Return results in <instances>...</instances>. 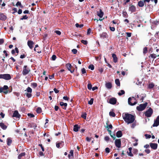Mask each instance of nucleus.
Here are the masks:
<instances>
[{
    "instance_id": "obj_1",
    "label": "nucleus",
    "mask_w": 159,
    "mask_h": 159,
    "mask_svg": "<svg viewBox=\"0 0 159 159\" xmlns=\"http://www.w3.org/2000/svg\"><path fill=\"white\" fill-rule=\"evenodd\" d=\"M122 116L123 119L128 124L133 123L135 120V116L128 113L123 114Z\"/></svg>"
},
{
    "instance_id": "obj_2",
    "label": "nucleus",
    "mask_w": 159,
    "mask_h": 159,
    "mask_svg": "<svg viewBox=\"0 0 159 159\" xmlns=\"http://www.w3.org/2000/svg\"><path fill=\"white\" fill-rule=\"evenodd\" d=\"M135 98L134 97H129L128 99V104L131 106H134L137 103Z\"/></svg>"
},
{
    "instance_id": "obj_3",
    "label": "nucleus",
    "mask_w": 159,
    "mask_h": 159,
    "mask_svg": "<svg viewBox=\"0 0 159 159\" xmlns=\"http://www.w3.org/2000/svg\"><path fill=\"white\" fill-rule=\"evenodd\" d=\"M8 89V87L7 85H4L3 87H0V93L2 92L4 93L5 94H7L8 93H10L12 91V89L11 91H9L7 89Z\"/></svg>"
},
{
    "instance_id": "obj_4",
    "label": "nucleus",
    "mask_w": 159,
    "mask_h": 159,
    "mask_svg": "<svg viewBox=\"0 0 159 159\" xmlns=\"http://www.w3.org/2000/svg\"><path fill=\"white\" fill-rule=\"evenodd\" d=\"M30 71V69L27 66L25 65L24 66L22 71V74L24 75L28 74Z\"/></svg>"
},
{
    "instance_id": "obj_5",
    "label": "nucleus",
    "mask_w": 159,
    "mask_h": 159,
    "mask_svg": "<svg viewBox=\"0 0 159 159\" xmlns=\"http://www.w3.org/2000/svg\"><path fill=\"white\" fill-rule=\"evenodd\" d=\"M153 113V111L152 109L150 107L148 110L146 111L144 113L145 116L147 117H150Z\"/></svg>"
},
{
    "instance_id": "obj_6",
    "label": "nucleus",
    "mask_w": 159,
    "mask_h": 159,
    "mask_svg": "<svg viewBox=\"0 0 159 159\" xmlns=\"http://www.w3.org/2000/svg\"><path fill=\"white\" fill-rule=\"evenodd\" d=\"M11 77L9 74H0V79H3L6 80L11 79Z\"/></svg>"
},
{
    "instance_id": "obj_7",
    "label": "nucleus",
    "mask_w": 159,
    "mask_h": 159,
    "mask_svg": "<svg viewBox=\"0 0 159 159\" xmlns=\"http://www.w3.org/2000/svg\"><path fill=\"white\" fill-rule=\"evenodd\" d=\"M147 104L146 102L143 104H141L136 107V109L139 111H142L145 108Z\"/></svg>"
},
{
    "instance_id": "obj_8",
    "label": "nucleus",
    "mask_w": 159,
    "mask_h": 159,
    "mask_svg": "<svg viewBox=\"0 0 159 159\" xmlns=\"http://www.w3.org/2000/svg\"><path fill=\"white\" fill-rule=\"evenodd\" d=\"M115 146L118 148H120L121 146L120 139H116L115 141Z\"/></svg>"
},
{
    "instance_id": "obj_9",
    "label": "nucleus",
    "mask_w": 159,
    "mask_h": 159,
    "mask_svg": "<svg viewBox=\"0 0 159 159\" xmlns=\"http://www.w3.org/2000/svg\"><path fill=\"white\" fill-rule=\"evenodd\" d=\"M116 99L115 98H112L109 99L108 103L112 105H115L116 103Z\"/></svg>"
},
{
    "instance_id": "obj_10",
    "label": "nucleus",
    "mask_w": 159,
    "mask_h": 159,
    "mask_svg": "<svg viewBox=\"0 0 159 159\" xmlns=\"http://www.w3.org/2000/svg\"><path fill=\"white\" fill-rule=\"evenodd\" d=\"M129 10L131 13L134 12L136 11V7L134 5H130L129 7Z\"/></svg>"
},
{
    "instance_id": "obj_11",
    "label": "nucleus",
    "mask_w": 159,
    "mask_h": 159,
    "mask_svg": "<svg viewBox=\"0 0 159 159\" xmlns=\"http://www.w3.org/2000/svg\"><path fill=\"white\" fill-rule=\"evenodd\" d=\"M157 144L156 143H150V146L151 148L153 150H156L157 148Z\"/></svg>"
},
{
    "instance_id": "obj_12",
    "label": "nucleus",
    "mask_w": 159,
    "mask_h": 159,
    "mask_svg": "<svg viewBox=\"0 0 159 159\" xmlns=\"http://www.w3.org/2000/svg\"><path fill=\"white\" fill-rule=\"evenodd\" d=\"M34 43L32 41L28 40L27 42V45L30 49H32L33 47V45Z\"/></svg>"
},
{
    "instance_id": "obj_13",
    "label": "nucleus",
    "mask_w": 159,
    "mask_h": 159,
    "mask_svg": "<svg viewBox=\"0 0 159 159\" xmlns=\"http://www.w3.org/2000/svg\"><path fill=\"white\" fill-rule=\"evenodd\" d=\"M7 16L3 13H0V20L5 21L7 19Z\"/></svg>"
},
{
    "instance_id": "obj_14",
    "label": "nucleus",
    "mask_w": 159,
    "mask_h": 159,
    "mask_svg": "<svg viewBox=\"0 0 159 159\" xmlns=\"http://www.w3.org/2000/svg\"><path fill=\"white\" fill-rule=\"evenodd\" d=\"M13 117H16L18 118H20V115L19 114L18 112L17 111H15L13 114Z\"/></svg>"
},
{
    "instance_id": "obj_15",
    "label": "nucleus",
    "mask_w": 159,
    "mask_h": 159,
    "mask_svg": "<svg viewBox=\"0 0 159 159\" xmlns=\"http://www.w3.org/2000/svg\"><path fill=\"white\" fill-rule=\"evenodd\" d=\"M60 105L62 107V108L65 110H66V107L67 106V104L66 103H64L63 102H60Z\"/></svg>"
},
{
    "instance_id": "obj_16",
    "label": "nucleus",
    "mask_w": 159,
    "mask_h": 159,
    "mask_svg": "<svg viewBox=\"0 0 159 159\" xmlns=\"http://www.w3.org/2000/svg\"><path fill=\"white\" fill-rule=\"evenodd\" d=\"M66 66L68 70L70 71L71 73H72L74 71V70H71V66L70 63H67L66 64Z\"/></svg>"
},
{
    "instance_id": "obj_17",
    "label": "nucleus",
    "mask_w": 159,
    "mask_h": 159,
    "mask_svg": "<svg viewBox=\"0 0 159 159\" xmlns=\"http://www.w3.org/2000/svg\"><path fill=\"white\" fill-rule=\"evenodd\" d=\"M109 121L108 120H107L106 122V126H105V127L107 129H112L113 128V126L111 124H110L109 125H108Z\"/></svg>"
},
{
    "instance_id": "obj_18",
    "label": "nucleus",
    "mask_w": 159,
    "mask_h": 159,
    "mask_svg": "<svg viewBox=\"0 0 159 159\" xmlns=\"http://www.w3.org/2000/svg\"><path fill=\"white\" fill-rule=\"evenodd\" d=\"M28 127L30 128H35L37 127L36 125L34 123H30L28 125Z\"/></svg>"
},
{
    "instance_id": "obj_19",
    "label": "nucleus",
    "mask_w": 159,
    "mask_h": 159,
    "mask_svg": "<svg viewBox=\"0 0 159 159\" xmlns=\"http://www.w3.org/2000/svg\"><path fill=\"white\" fill-rule=\"evenodd\" d=\"M112 57L113 58V61L115 63H116L118 61V58L116 57V55L115 54L113 53L112 55Z\"/></svg>"
},
{
    "instance_id": "obj_20",
    "label": "nucleus",
    "mask_w": 159,
    "mask_h": 159,
    "mask_svg": "<svg viewBox=\"0 0 159 159\" xmlns=\"http://www.w3.org/2000/svg\"><path fill=\"white\" fill-rule=\"evenodd\" d=\"M107 33L106 32H103L102 34H100V37L103 39L107 38Z\"/></svg>"
},
{
    "instance_id": "obj_21",
    "label": "nucleus",
    "mask_w": 159,
    "mask_h": 159,
    "mask_svg": "<svg viewBox=\"0 0 159 159\" xmlns=\"http://www.w3.org/2000/svg\"><path fill=\"white\" fill-rule=\"evenodd\" d=\"M105 86L107 89H110L111 88L112 85L111 83L107 82L105 84Z\"/></svg>"
},
{
    "instance_id": "obj_22",
    "label": "nucleus",
    "mask_w": 159,
    "mask_h": 159,
    "mask_svg": "<svg viewBox=\"0 0 159 159\" xmlns=\"http://www.w3.org/2000/svg\"><path fill=\"white\" fill-rule=\"evenodd\" d=\"M122 135V132L120 130L118 131L116 133V136L118 138L121 137Z\"/></svg>"
},
{
    "instance_id": "obj_23",
    "label": "nucleus",
    "mask_w": 159,
    "mask_h": 159,
    "mask_svg": "<svg viewBox=\"0 0 159 159\" xmlns=\"http://www.w3.org/2000/svg\"><path fill=\"white\" fill-rule=\"evenodd\" d=\"M159 55H157L156 54L152 53L150 54V55L149 56V57L153 58V59L157 57H159Z\"/></svg>"
},
{
    "instance_id": "obj_24",
    "label": "nucleus",
    "mask_w": 159,
    "mask_h": 159,
    "mask_svg": "<svg viewBox=\"0 0 159 159\" xmlns=\"http://www.w3.org/2000/svg\"><path fill=\"white\" fill-rule=\"evenodd\" d=\"M100 11L97 12V15L100 18H102L103 15V12L102 11V10L100 9Z\"/></svg>"
},
{
    "instance_id": "obj_25",
    "label": "nucleus",
    "mask_w": 159,
    "mask_h": 159,
    "mask_svg": "<svg viewBox=\"0 0 159 159\" xmlns=\"http://www.w3.org/2000/svg\"><path fill=\"white\" fill-rule=\"evenodd\" d=\"M0 126L3 129L5 130L7 128V126L3 123H0Z\"/></svg>"
},
{
    "instance_id": "obj_26",
    "label": "nucleus",
    "mask_w": 159,
    "mask_h": 159,
    "mask_svg": "<svg viewBox=\"0 0 159 159\" xmlns=\"http://www.w3.org/2000/svg\"><path fill=\"white\" fill-rule=\"evenodd\" d=\"M80 127H79V126L77 125H75L74 126L73 128V130L75 132H77Z\"/></svg>"
},
{
    "instance_id": "obj_27",
    "label": "nucleus",
    "mask_w": 159,
    "mask_h": 159,
    "mask_svg": "<svg viewBox=\"0 0 159 159\" xmlns=\"http://www.w3.org/2000/svg\"><path fill=\"white\" fill-rule=\"evenodd\" d=\"M144 2L143 1H139L138 3V6L140 7H143L144 5Z\"/></svg>"
},
{
    "instance_id": "obj_28",
    "label": "nucleus",
    "mask_w": 159,
    "mask_h": 159,
    "mask_svg": "<svg viewBox=\"0 0 159 159\" xmlns=\"http://www.w3.org/2000/svg\"><path fill=\"white\" fill-rule=\"evenodd\" d=\"M25 152H22L19 155L18 158L19 159H21L22 157L25 156Z\"/></svg>"
},
{
    "instance_id": "obj_29",
    "label": "nucleus",
    "mask_w": 159,
    "mask_h": 159,
    "mask_svg": "<svg viewBox=\"0 0 159 159\" xmlns=\"http://www.w3.org/2000/svg\"><path fill=\"white\" fill-rule=\"evenodd\" d=\"M7 145L8 146L11 145V143L12 140L10 138H8L7 139Z\"/></svg>"
},
{
    "instance_id": "obj_30",
    "label": "nucleus",
    "mask_w": 159,
    "mask_h": 159,
    "mask_svg": "<svg viewBox=\"0 0 159 159\" xmlns=\"http://www.w3.org/2000/svg\"><path fill=\"white\" fill-rule=\"evenodd\" d=\"M154 86V84L153 83H151L148 84V88L149 89H151L153 88Z\"/></svg>"
},
{
    "instance_id": "obj_31",
    "label": "nucleus",
    "mask_w": 159,
    "mask_h": 159,
    "mask_svg": "<svg viewBox=\"0 0 159 159\" xmlns=\"http://www.w3.org/2000/svg\"><path fill=\"white\" fill-rule=\"evenodd\" d=\"M159 125V122L157 121L156 120H154V123L153 124V125H152V126L153 127H155V126L157 127V126H158Z\"/></svg>"
},
{
    "instance_id": "obj_32",
    "label": "nucleus",
    "mask_w": 159,
    "mask_h": 159,
    "mask_svg": "<svg viewBox=\"0 0 159 159\" xmlns=\"http://www.w3.org/2000/svg\"><path fill=\"white\" fill-rule=\"evenodd\" d=\"M115 83L118 86H120V83L119 79H116L115 80Z\"/></svg>"
},
{
    "instance_id": "obj_33",
    "label": "nucleus",
    "mask_w": 159,
    "mask_h": 159,
    "mask_svg": "<svg viewBox=\"0 0 159 159\" xmlns=\"http://www.w3.org/2000/svg\"><path fill=\"white\" fill-rule=\"evenodd\" d=\"M109 115L110 116L113 117H115L116 116V114L113 111H110L109 113Z\"/></svg>"
},
{
    "instance_id": "obj_34",
    "label": "nucleus",
    "mask_w": 159,
    "mask_h": 159,
    "mask_svg": "<svg viewBox=\"0 0 159 159\" xmlns=\"http://www.w3.org/2000/svg\"><path fill=\"white\" fill-rule=\"evenodd\" d=\"M36 112L38 113H40L42 112V110L41 108L38 107L36 110Z\"/></svg>"
},
{
    "instance_id": "obj_35",
    "label": "nucleus",
    "mask_w": 159,
    "mask_h": 159,
    "mask_svg": "<svg viewBox=\"0 0 159 159\" xmlns=\"http://www.w3.org/2000/svg\"><path fill=\"white\" fill-rule=\"evenodd\" d=\"M88 68L92 70H93L94 69V66L93 65L91 64L89 66Z\"/></svg>"
},
{
    "instance_id": "obj_36",
    "label": "nucleus",
    "mask_w": 159,
    "mask_h": 159,
    "mask_svg": "<svg viewBox=\"0 0 159 159\" xmlns=\"http://www.w3.org/2000/svg\"><path fill=\"white\" fill-rule=\"evenodd\" d=\"M73 152H74V151H73V150H71L70 151V154H69L68 155V157H69V158H70V156H73V155H74Z\"/></svg>"
},
{
    "instance_id": "obj_37",
    "label": "nucleus",
    "mask_w": 159,
    "mask_h": 159,
    "mask_svg": "<svg viewBox=\"0 0 159 159\" xmlns=\"http://www.w3.org/2000/svg\"><path fill=\"white\" fill-rule=\"evenodd\" d=\"M16 6H20V7L21 8H23V6L22 5L21 2L19 1L17 2L16 4Z\"/></svg>"
},
{
    "instance_id": "obj_38",
    "label": "nucleus",
    "mask_w": 159,
    "mask_h": 159,
    "mask_svg": "<svg viewBox=\"0 0 159 159\" xmlns=\"http://www.w3.org/2000/svg\"><path fill=\"white\" fill-rule=\"evenodd\" d=\"M125 93V92L124 90H121L120 92L118 93V94L119 96H121Z\"/></svg>"
},
{
    "instance_id": "obj_39",
    "label": "nucleus",
    "mask_w": 159,
    "mask_h": 159,
    "mask_svg": "<svg viewBox=\"0 0 159 159\" xmlns=\"http://www.w3.org/2000/svg\"><path fill=\"white\" fill-rule=\"evenodd\" d=\"M75 26L76 27L78 28L80 27V28H82L84 26V25L83 24L79 25L78 23H76L75 24Z\"/></svg>"
},
{
    "instance_id": "obj_40",
    "label": "nucleus",
    "mask_w": 159,
    "mask_h": 159,
    "mask_svg": "<svg viewBox=\"0 0 159 159\" xmlns=\"http://www.w3.org/2000/svg\"><path fill=\"white\" fill-rule=\"evenodd\" d=\"M31 85L33 88H35L37 86V84L36 83H33L31 84Z\"/></svg>"
},
{
    "instance_id": "obj_41",
    "label": "nucleus",
    "mask_w": 159,
    "mask_h": 159,
    "mask_svg": "<svg viewBox=\"0 0 159 159\" xmlns=\"http://www.w3.org/2000/svg\"><path fill=\"white\" fill-rule=\"evenodd\" d=\"M28 18V17L26 15H25L22 16V17L20 18V20H23L27 19Z\"/></svg>"
},
{
    "instance_id": "obj_42",
    "label": "nucleus",
    "mask_w": 159,
    "mask_h": 159,
    "mask_svg": "<svg viewBox=\"0 0 159 159\" xmlns=\"http://www.w3.org/2000/svg\"><path fill=\"white\" fill-rule=\"evenodd\" d=\"M81 42L84 45H87L88 44V42L86 40H82Z\"/></svg>"
},
{
    "instance_id": "obj_43",
    "label": "nucleus",
    "mask_w": 159,
    "mask_h": 159,
    "mask_svg": "<svg viewBox=\"0 0 159 159\" xmlns=\"http://www.w3.org/2000/svg\"><path fill=\"white\" fill-rule=\"evenodd\" d=\"M93 99L91 98L90 100L88 102V104L90 105H92L93 103Z\"/></svg>"
},
{
    "instance_id": "obj_44",
    "label": "nucleus",
    "mask_w": 159,
    "mask_h": 159,
    "mask_svg": "<svg viewBox=\"0 0 159 159\" xmlns=\"http://www.w3.org/2000/svg\"><path fill=\"white\" fill-rule=\"evenodd\" d=\"M86 113H84L81 115V117L84 119H85L86 117Z\"/></svg>"
},
{
    "instance_id": "obj_45",
    "label": "nucleus",
    "mask_w": 159,
    "mask_h": 159,
    "mask_svg": "<svg viewBox=\"0 0 159 159\" xmlns=\"http://www.w3.org/2000/svg\"><path fill=\"white\" fill-rule=\"evenodd\" d=\"M27 91L29 93H31L32 92V89L30 87H28L26 89Z\"/></svg>"
},
{
    "instance_id": "obj_46",
    "label": "nucleus",
    "mask_w": 159,
    "mask_h": 159,
    "mask_svg": "<svg viewBox=\"0 0 159 159\" xmlns=\"http://www.w3.org/2000/svg\"><path fill=\"white\" fill-rule=\"evenodd\" d=\"M123 16L124 17H127L128 16L127 13L126 11H123Z\"/></svg>"
},
{
    "instance_id": "obj_47",
    "label": "nucleus",
    "mask_w": 159,
    "mask_h": 159,
    "mask_svg": "<svg viewBox=\"0 0 159 159\" xmlns=\"http://www.w3.org/2000/svg\"><path fill=\"white\" fill-rule=\"evenodd\" d=\"M148 48L147 47H145L143 49V53L144 54H145L147 52Z\"/></svg>"
},
{
    "instance_id": "obj_48",
    "label": "nucleus",
    "mask_w": 159,
    "mask_h": 159,
    "mask_svg": "<svg viewBox=\"0 0 159 159\" xmlns=\"http://www.w3.org/2000/svg\"><path fill=\"white\" fill-rule=\"evenodd\" d=\"M126 34L127 35V38L128 37H130L131 36V33H129V32H126Z\"/></svg>"
},
{
    "instance_id": "obj_49",
    "label": "nucleus",
    "mask_w": 159,
    "mask_h": 159,
    "mask_svg": "<svg viewBox=\"0 0 159 159\" xmlns=\"http://www.w3.org/2000/svg\"><path fill=\"white\" fill-rule=\"evenodd\" d=\"M92 85L91 84H88V88L89 90H90L92 89Z\"/></svg>"
},
{
    "instance_id": "obj_50",
    "label": "nucleus",
    "mask_w": 159,
    "mask_h": 159,
    "mask_svg": "<svg viewBox=\"0 0 159 159\" xmlns=\"http://www.w3.org/2000/svg\"><path fill=\"white\" fill-rule=\"evenodd\" d=\"M72 52L74 54H76L77 52V50L76 49H73L72 50Z\"/></svg>"
},
{
    "instance_id": "obj_51",
    "label": "nucleus",
    "mask_w": 159,
    "mask_h": 159,
    "mask_svg": "<svg viewBox=\"0 0 159 159\" xmlns=\"http://www.w3.org/2000/svg\"><path fill=\"white\" fill-rule=\"evenodd\" d=\"M26 96L28 98H30L32 96V94L30 93H25Z\"/></svg>"
},
{
    "instance_id": "obj_52",
    "label": "nucleus",
    "mask_w": 159,
    "mask_h": 159,
    "mask_svg": "<svg viewBox=\"0 0 159 159\" xmlns=\"http://www.w3.org/2000/svg\"><path fill=\"white\" fill-rule=\"evenodd\" d=\"M39 146L41 147V148L42 150V151L43 152H44L45 150V149H44V147L41 144H39Z\"/></svg>"
},
{
    "instance_id": "obj_53",
    "label": "nucleus",
    "mask_w": 159,
    "mask_h": 159,
    "mask_svg": "<svg viewBox=\"0 0 159 159\" xmlns=\"http://www.w3.org/2000/svg\"><path fill=\"white\" fill-rule=\"evenodd\" d=\"M56 56L55 55H53L52 57V60L53 61H54L56 60Z\"/></svg>"
},
{
    "instance_id": "obj_54",
    "label": "nucleus",
    "mask_w": 159,
    "mask_h": 159,
    "mask_svg": "<svg viewBox=\"0 0 159 159\" xmlns=\"http://www.w3.org/2000/svg\"><path fill=\"white\" fill-rule=\"evenodd\" d=\"M144 136L146 139H149L151 137V136L150 135L148 134H145Z\"/></svg>"
},
{
    "instance_id": "obj_55",
    "label": "nucleus",
    "mask_w": 159,
    "mask_h": 159,
    "mask_svg": "<svg viewBox=\"0 0 159 159\" xmlns=\"http://www.w3.org/2000/svg\"><path fill=\"white\" fill-rule=\"evenodd\" d=\"M28 116L31 118H33L34 116V115L33 114L31 113H28Z\"/></svg>"
},
{
    "instance_id": "obj_56",
    "label": "nucleus",
    "mask_w": 159,
    "mask_h": 159,
    "mask_svg": "<svg viewBox=\"0 0 159 159\" xmlns=\"http://www.w3.org/2000/svg\"><path fill=\"white\" fill-rule=\"evenodd\" d=\"M81 72L83 74H85L86 73V70L84 68H83L81 69Z\"/></svg>"
},
{
    "instance_id": "obj_57",
    "label": "nucleus",
    "mask_w": 159,
    "mask_h": 159,
    "mask_svg": "<svg viewBox=\"0 0 159 159\" xmlns=\"http://www.w3.org/2000/svg\"><path fill=\"white\" fill-rule=\"evenodd\" d=\"M12 10L14 11L13 12H12V14H14L17 12V9L15 7L13 8L12 9Z\"/></svg>"
},
{
    "instance_id": "obj_58",
    "label": "nucleus",
    "mask_w": 159,
    "mask_h": 159,
    "mask_svg": "<svg viewBox=\"0 0 159 159\" xmlns=\"http://www.w3.org/2000/svg\"><path fill=\"white\" fill-rule=\"evenodd\" d=\"M55 32L58 35H60L61 34V32L59 30H56L55 31Z\"/></svg>"
},
{
    "instance_id": "obj_59",
    "label": "nucleus",
    "mask_w": 159,
    "mask_h": 159,
    "mask_svg": "<svg viewBox=\"0 0 159 159\" xmlns=\"http://www.w3.org/2000/svg\"><path fill=\"white\" fill-rule=\"evenodd\" d=\"M59 143L61 147H62L64 145V143L63 141H61V142H59Z\"/></svg>"
},
{
    "instance_id": "obj_60",
    "label": "nucleus",
    "mask_w": 159,
    "mask_h": 159,
    "mask_svg": "<svg viewBox=\"0 0 159 159\" xmlns=\"http://www.w3.org/2000/svg\"><path fill=\"white\" fill-rule=\"evenodd\" d=\"M105 150L107 153H109L110 152V149L108 148H106Z\"/></svg>"
},
{
    "instance_id": "obj_61",
    "label": "nucleus",
    "mask_w": 159,
    "mask_h": 159,
    "mask_svg": "<svg viewBox=\"0 0 159 159\" xmlns=\"http://www.w3.org/2000/svg\"><path fill=\"white\" fill-rule=\"evenodd\" d=\"M63 99L65 100L68 101L70 98L67 96H64L63 97Z\"/></svg>"
},
{
    "instance_id": "obj_62",
    "label": "nucleus",
    "mask_w": 159,
    "mask_h": 159,
    "mask_svg": "<svg viewBox=\"0 0 159 159\" xmlns=\"http://www.w3.org/2000/svg\"><path fill=\"white\" fill-rule=\"evenodd\" d=\"M26 55L25 54L21 55L20 56V58L21 59L25 58L26 57Z\"/></svg>"
},
{
    "instance_id": "obj_63",
    "label": "nucleus",
    "mask_w": 159,
    "mask_h": 159,
    "mask_svg": "<svg viewBox=\"0 0 159 159\" xmlns=\"http://www.w3.org/2000/svg\"><path fill=\"white\" fill-rule=\"evenodd\" d=\"M145 152L147 153V154H149L150 152V151L149 149H145Z\"/></svg>"
},
{
    "instance_id": "obj_64",
    "label": "nucleus",
    "mask_w": 159,
    "mask_h": 159,
    "mask_svg": "<svg viewBox=\"0 0 159 159\" xmlns=\"http://www.w3.org/2000/svg\"><path fill=\"white\" fill-rule=\"evenodd\" d=\"M110 139V138L108 136H105L104 138V139L106 141H108V140H109Z\"/></svg>"
}]
</instances>
